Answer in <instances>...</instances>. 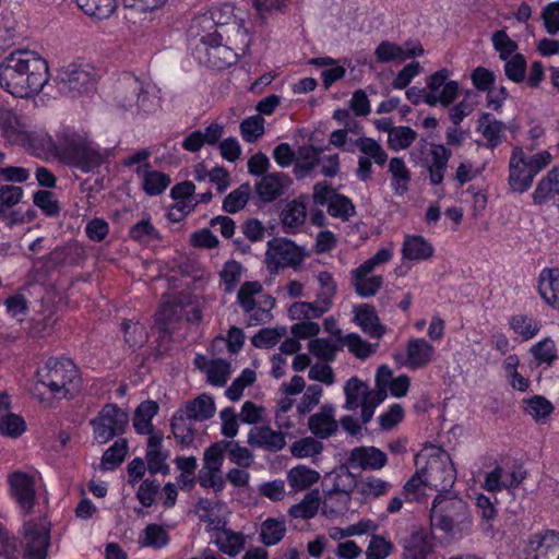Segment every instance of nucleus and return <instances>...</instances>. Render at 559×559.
Segmentation results:
<instances>
[{
  "label": "nucleus",
  "instance_id": "dca6fc26",
  "mask_svg": "<svg viewBox=\"0 0 559 559\" xmlns=\"http://www.w3.org/2000/svg\"><path fill=\"white\" fill-rule=\"evenodd\" d=\"M11 493L25 513L33 511L36 491L34 478L23 472L16 471L9 475Z\"/></svg>",
  "mask_w": 559,
  "mask_h": 559
},
{
  "label": "nucleus",
  "instance_id": "6e6d98bb",
  "mask_svg": "<svg viewBox=\"0 0 559 559\" xmlns=\"http://www.w3.org/2000/svg\"><path fill=\"white\" fill-rule=\"evenodd\" d=\"M26 429L24 419L13 413L0 416V433L11 438L20 437Z\"/></svg>",
  "mask_w": 559,
  "mask_h": 559
},
{
  "label": "nucleus",
  "instance_id": "473e14b6",
  "mask_svg": "<svg viewBox=\"0 0 559 559\" xmlns=\"http://www.w3.org/2000/svg\"><path fill=\"white\" fill-rule=\"evenodd\" d=\"M170 428L178 443L182 445L192 444L195 436L194 423L187 419L182 413L176 411L170 421Z\"/></svg>",
  "mask_w": 559,
  "mask_h": 559
},
{
  "label": "nucleus",
  "instance_id": "5701e85b",
  "mask_svg": "<svg viewBox=\"0 0 559 559\" xmlns=\"http://www.w3.org/2000/svg\"><path fill=\"white\" fill-rule=\"evenodd\" d=\"M218 34L219 31L207 12L195 16L188 28V36L192 41L193 47H195L197 44H209L215 39L222 40L223 37L218 36Z\"/></svg>",
  "mask_w": 559,
  "mask_h": 559
},
{
  "label": "nucleus",
  "instance_id": "b1692460",
  "mask_svg": "<svg viewBox=\"0 0 559 559\" xmlns=\"http://www.w3.org/2000/svg\"><path fill=\"white\" fill-rule=\"evenodd\" d=\"M179 413L193 421H204L214 416L215 403L213 399L206 394H201L192 401L185 403L183 407L178 409Z\"/></svg>",
  "mask_w": 559,
  "mask_h": 559
},
{
  "label": "nucleus",
  "instance_id": "4468645a",
  "mask_svg": "<svg viewBox=\"0 0 559 559\" xmlns=\"http://www.w3.org/2000/svg\"><path fill=\"white\" fill-rule=\"evenodd\" d=\"M16 145H21L36 154L53 153L55 155L60 156V146L62 145L61 131L57 134V139L53 140L52 136L44 130L29 131L25 127L16 142Z\"/></svg>",
  "mask_w": 559,
  "mask_h": 559
},
{
  "label": "nucleus",
  "instance_id": "cd10ccee",
  "mask_svg": "<svg viewBox=\"0 0 559 559\" xmlns=\"http://www.w3.org/2000/svg\"><path fill=\"white\" fill-rule=\"evenodd\" d=\"M559 194V167L552 168L548 174L537 183V187L532 194L535 204H544Z\"/></svg>",
  "mask_w": 559,
  "mask_h": 559
},
{
  "label": "nucleus",
  "instance_id": "774afa93",
  "mask_svg": "<svg viewBox=\"0 0 559 559\" xmlns=\"http://www.w3.org/2000/svg\"><path fill=\"white\" fill-rule=\"evenodd\" d=\"M392 544L380 535H372L366 550V559H385L392 551Z\"/></svg>",
  "mask_w": 559,
  "mask_h": 559
},
{
  "label": "nucleus",
  "instance_id": "f03ea898",
  "mask_svg": "<svg viewBox=\"0 0 559 559\" xmlns=\"http://www.w3.org/2000/svg\"><path fill=\"white\" fill-rule=\"evenodd\" d=\"M39 383L57 397H72L81 390L82 379L75 364L69 358H49L45 367L37 370Z\"/></svg>",
  "mask_w": 559,
  "mask_h": 559
},
{
  "label": "nucleus",
  "instance_id": "6e6552de",
  "mask_svg": "<svg viewBox=\"0 0 559 559\" xmlns=\"http://www.w3.org/2000/svg\"><path fill=\"white\" fill-rule=\"evenodd\" d=\"M423 474L426 487L435 488L442 495L449 492L456 479L455 468L444 452L431 455L423 467Z\"/></svg>",
  "mask_w": 559,
  "mask_h": 559
},
{
  "label": "nucleus",
  "instance_id": "3c124183",
  "mask_svg": "<svg viewBox=\"0 0 559 559\" xmlns=\"http://www.w3.org/2000/svg\"><path fill=\"white\" fill-rule=\"evenodd\" d=\"M140 540L143 547H153L156 549L165 547L169 542L168 533L157 524H148L142 532Z\"/></svg>",
  "mask_w": 559,
  "mask_h": 559
},
{
  "label": "nucleus",
  "instance_id": "4d7b16f0",
  "mask_svg": "<svg viewBox=\"0 0 559 559\" xmlns=\"http://www.w3.org/2000/svg\"><path fill=\"white\" fill-rule=\"evenodd\" d=\"M352 284L357 295L368 298L374 296L382 287L383 277L381 275L364 276L360 280L352 277Z\"/></svg>",
  "mask_w": 559,
  "mask_h": 559
},
{
  "label": "nucleus",
  "instance_id": "412c9836",
  "mask_svg": "<svg viewBox=\"0 0 559 559\" xmlns=\"http://www.w3.org/2000/svg\"><path fill=\"white\" fill-rule=\"evenodd\" d=\"M309 430L320 439H328L338 430V423L334 418V406L324 404L320 412L311 415L308 420Z\"/></svg>",
  "mask_w": 559,
  "mask_h": 559
},
{
  "label": "nucleus",
  "instance_id": "79ce46f5",
  "mask_svg": "<svg viewBox=\"0 0 559 559\" xmlns=\"http://www.w3.org/2000/svg\"><path fill=\"white\" fill-rule=\"evenodd\" d=\"M308 348L319 359L331 362L335 359L336 352L343 348V344L341 338L337 343L330 338H314L309 342Z\"/></svg>",
  "mask_w": 559,
  "mask_h": 559
},
{
  "label": "nucleus",
  "instance_id": "c9c22d12",
  "mask_svg": "<svg viewBox=\"0 0 559 559\" xmlns=\"http://www.w3.org/2000/svg\"><path fill=\"white\" fill-rule=\"evenodd\" d=\"M285 533V520L269 518L261 524L260 538L265 546H273L284 538Z\"/></svg>",
  "mask_w": 559,
  "mask_h": 559
},
{
  "label": "nucleus",
  "instance_id": "e433bc0d",
  "mask_svg": "<svg viewBox=\"0 0 559 559\" xmlns=\"http://www.w3.org/2000/svg\"><path fill=\"white\" fill-rule=\"evenodd\" d=\"M320 506V493L318 489L308 492L304 499L290 507L288 513L293 518L308 520L313 518Z\"/></svg>",
  "mask_w": 559,
  "mask_h": 559
},
{
  "label": "nucleus",
  "instance_id": "09e8293b",
  "mask_svg": "<svg viewBox=\"0 0 559 559\" xmlns=\"http://www.w3.org/2000/svg\"><path fill=\"white\" fill-rule=\"evenodd\" d=\"M417 133L409 127H394L390 130L388 138V144L391 150L400 151L408 148L412 143L416 140Z\"/></svg>",
  "mask_w": 559,
  "mask_h": 559
},
{
  "label": "nucleus",
  "instance_id": "c85d7f7f",
  "mask_svg": "<svg viewBox=\"0 0 559 559\" xmlns=\"http://www.w3.org/2000/svg\"><path fill=\"white\" fill-rule=\"evenodd\" d=\"M483 136L487 140V146L493 148L498 146L503 139L506 124L497 120L491 114L484 112L478 120Z\"/></svg>",
  "mask_w": 559,
  "mask_h": 559
},
{
  "label": "nucleus",
  "instance_id": "f3484780",
  "mask_svg": "<svg viewBox=\"0 0 559 559\" xmlns=\"http://www.w3.org/2000/svg\"><path fill=\"white\" fill-rule=\"evenodd\" d=\"M424 53L420 43L407 41L404 46H399L389 40L381 41L374 50V56L379 62L405 61L406 59L419 57Z\"/></svg>",
  "mask_w": 559,
  "mask_h": 559
},
{
  "label": "nucleus",
  "instance_id": "49530a36",
  "mask_svg": "<svg viewBox=\"0 0 559 559\" xmlns=\"http://www.w3.org/2000/svg\"><path fill=\"white\" fill-rule=\"evenodd\" d=\"M368 386L358 378H350L345 386L344 392L346 396L344 408L355 411L364 401Z\"/></svg>",
  "mask_w": 559,
  "mask_h": 559
},
{
  "label": "nucleus",
  "instance_id": "7ed1b4c3",
  "mask_svg": "<svg viewBox=\"0 0 559 559\" xmlns=\"http://www.w3.org/2000/svg\"><path fill=\"white\" fill-rule=\"evenodd\" d=\"M61 143L59 157L84 173L94 171L104 160L100 152L74 131L69 129L62 130Z\"/></svg>",
  "mask_w": 559,
  "mask_h": 559
},
{
  "label": "nucleus",
  "instance_id": "8fccbe9b",
  "mask_svg": "<svg viewBox=\"0 0 559 559\" xmlns=\"http://www.w3.org/2000/svg\"><path fill=\"white\" fill-rule=\"evenodd\" d=\"M355 145L366 155L365 157L373 159L377 165L383 166L386 163L388 154L376 140L362 136L355 141Z\"/></svg>",
  "mask_w": 559,
  "mask_h": 559
},
{
  "label": "nucleus",
  "instance_id": "393cba45",
  "mask_svg": "<svg viewBox=\"0 0 559 559\" xmlns=\"http://www.w3.org/2000/svg\"><path fill=\"white\" fill-rule=\"evenodd\" d=\"M538 292L547 305L559 310V270L544 269L538 277Z\"/></svg>",
  "mask_w": 559,
  "mask_h": 559
},
{
  "label": "nucleus",
  "instance_id": "603ef678",
  "mask_svg": "<svg viewBox=\"0 0 559 559\" xmlns=\"http://www.w3.org/2000/svg\"><path fill=\"white\" fill-rule=\"evenodd\" d=\"M286 333L287 330L285 326L274 329L264 328L251 337V343L258 348H271L275 346Z\"/></svg>",
  "mask_w": 559,
  "mask_h": 559
},
{
  "label": "nucleus",
  "instance_id": "a19ab883",
  "mask_svg": "<svg viewBox=\"0 0 559 559\" xmlns=\"http://www.w3.org/2000/svg\"><path fill=\"white\" fill-rule=\"evenodd\" d=\"M406 559H424L431 551V544L421 532L413 533L404 544Z\"/></svg>",
  "mask_w": 559,
  "mask_h": 559
},
{
  "label": "nucleus",
  "instance_id": "bb28decb",
  "mask_svg": "<svg viewBox=\"0 0 559 559\" xmlns=\"http://www.w3.org/2000/svg\"><path fill=\"white\" fill-rule=\"evenodd\" d=\"M323 148L313 145L300 146L297 151V163L294 175L297 179L305 178L320 163V154Z\"/></svg>",
  "mask_w": 559,
  "mask_h": 559
},
{
  "label": "nucleus",
  "instance_id": "ddd939ff",
  "mask_svg": "<svg viewBox=\"0 0 559 559\" xmlns=\"http://www.w3.org/2000/svg\"><path fill=\"white\" fill-rule=\"evenodd\" d=\"M21 545L24 549L23 559H46L50 545L49 531L34 522H26Z\"/></svg>",
  "mask_w": 559,
  "mask_h": 559
},
{
  "label": "nucleus",
  "instance_id": "4c0bfd02",
  "mask_svg": "<svg viewBox=\"0 0 559 559\" xmlns=\"http://www.w3.org/2000/svg\"><path fill=\"white\" fill-rule=\"evenodd\" d=\"M128 440L118 439L109 447L103 454L100 462V469L109 471L118 467L123 461L128 453Z\"/></svg>",
  "mask_w": 559,
  "mask_h": 559
},
{
  "label": "nucleus",
  "instance_id": "69168bd1",
  "mask_svg": "<svg viewBox=\"0 0 559 559\" xmlns=\"http://www.w3.org/2000/svg\"><path fill=\"white\" fill-rule=\"evenodd\" d=\"M230 365L222 359L210 360L206 368L207 380L216 386H224L229 376Z\"/></svg>",
  "mask_w": 559,
  "mask_h": 559
},
{
  "label": "nucleus",
  "instance_id": "5fc2aeb1",
  "mask_svg": "<svg viewBox=\"0 0 559 559\" xmlns=\"http://www.w3.org/2000/svg\"><path fill=\"white\" fill-rule=\"evenodd\" d=\"M240 132L246 142H257L264 134V119L260 115L245 119L240 123Z\"/></svg>",
  "mask_w": 559,
  "mask_h": 559
},
{
  "label": "nucleus",
  "instance_id": "f8f14e48",
  "mask_svg": "<svg viewBox=\"0 0 559 559\" xmlns=\"http://www.w3.org/2000/svg\"><path fill=\"white\" fill-rule=\"evenodd\" d=\"M207 13L212 16L219 31L218 36L223 38L237 37V44H240L238 47L242 49L247 43L248 32L241 21L234 15V8L229 4H224L209 10Z\"/></svg>",
  "mask_w": 559,
  "mask_h": 559
},
{
  "label": "nucleus",
  "instance_id": "1a4fd4ad",
  "mask_svg": "<svg viewBox=\"0 0 559 559\" xmlns=\"http://www.w3.org/2000/svg\"><path fill=\"white\" fill-rule=\"evenodd\" d=\"M304 260L301 249L292 240L286 238H274L267 242L265 253V264L271 273H275L281 267L298 266Z\"/></svg>",
  "mask_w": 559,
  "mask_h": 559
},
{
  "label": "nucleus",
  "instance_id": "f704fd0d",
  "mask_svg": "<svg viewBox=\"0 0 559 559\" xmlns=\"http://www.w3.org/2000/svg\"><path fill=\"white\" fill-rule=\"evenodd\" d=\"M320 474L305 465H298L292 468L287 474V479L295 490H305L317 483Z\"/></svg>",
  "mask_w": 559,
  "mask_h": 559
},
{
  "label": "nucleus",
  "instance_id": "2f4dec72",
  "mask_svg": "<svg viewBox=\"0 0 559 559\" xmlns=\"http://www.w3.org/2000/svg\"><path fill=\"white\" fill-rule=\"evenodd\" d=\"M24 128L25 124L11 109L0 107V129L10 143L16 144Z\"/></svg>",
  "mask_w": 559,
  "mask_h": 559
},
{
  "label": "nucleus",
  "instance_id": "0eeeda50",
  "mask_svg": "<svg viewBox=\"0 0 559 559\" xmlns=\"http://www.w3.org/2000/svg\"><path fill=\"white\" fill-rule=\"evenodd\" d=\"M55 82L60 94L73 98L81 96L94 87L93 68L88 64L71 63L58 71Z\"/></svg>",
  "mask_w": 559,
  "mask_h": 559
},
{
  "label": "nucleus",
  "instance_id": "338daca9",
  "mask_svg": "<svg viewBox=\"0 0 559 559\" xmlns=\"http://www.w3.org/2000/svg\"><path fill=\"white\" fill-rule=\"evenodd\" d=\"M23 195V189L17 186L0 187V218L7 217V211L17 204Z\"/></svg>",
  "mask_w": 559,
  "mask_h": 559
},
{
  "label": "nucleus",
  "instance_id": "864d4df0",
  "mask_svg": "<svg viewBox=\"0 0 559 559\" xmlns=\"http://www.w3.org/2000/svg\"><path fill=\"white\" fill-rule=\"evenodd\" d=\"M233 444V441H218L207 448L204 452V467L211 468L214 472H221V466L224 459V453Z\"/></svg>",
  "mask_w": 559,
  "mask_h": 559
},
{
  "label": "nucleus",
  "instance_id": "37998d69",
  "mask_svg": "<svg viewBox=\"0 0 559 559\" xmlns=\"http://www.w3.org/2000/svg\"><path fill=\"white\" fill-rule=\"evenodd\" d=\"M251 194V186L249 182L240 185L237 189L227 194L223 201V210L234 214L246 206Z\"/></svg>",
  "mask_w": 559,
  "mask_h": 559
},
{
  "label": "nucleus",
  "instance_id": "6ab92c4d",
  "mask_svg": "<svg viewBox=\"0 0 559 559\" xmlns=\"http://www.w3.org/2000/svg\"><path fill=\"white\" fill-rule=\"evenodd\" d=\"M530 549L526 559H559V533L546 531L533 535Z\"/></svg>",
  "mask_w": 559,
  "mask_h": 559
},
{
  "label": "nucleus",
  "instance_id": "052dcab7",
  "mask_svg": "<svg viewBox=\"0 0 559 559\" xmlns=\"http://www.w3.org/2000/svg\"><path fill=\"white\" fill-rule=\"evenodd\" d=\"M328 213L333 217L348 221L350 216L355 215L356 211L353 202L346 195L338 193L329 202Z\"/></svg>",
  "mask_w": 559,
  "mask_h": 559
},
{
  "label": "nucleus",
  "instance_id": "a211bd4d",
  "mask_svg": "<svg viewBox=\"0 0 559 559\" xmlns=\"http://www.w3.org/2000/svg\"><path fill=\"white\" fill-rule=\"evenodd\" d=\"M388 463L386 454L376 447H357L348 455L346 464L362 471H378Z\"/></svg>",
  "mask_w": 559,
  "mask_h": 559
},
{
  "label": "nucleus",
  "instance_id": "c03bdc74",
  "mask_svg": "<svg viewBox=\"0 0 559 559\" xmlns=\"http://www.w3.org/2000/svg\"><path fill=\"white\" fill-rule=\"evenodd\" d=\"M146 168L142 181L143 190L148 195H158L169 186L170 178L164 173L150 169L148 165Z\"/></svg>",
  "mask_w": 559,
  "mask_h": 559
},
{
  "label": "nucleus",
  "instance_id": "0e129e2a",
  "mask_svg": "<svg viewBox=\"0 0 559 559\" xmlns=\"http://www.w3.org/2000/svg\"><path fill=\"white\" fill-rule=\"evenodd\" d=\"M531 353L538 364L551 365L557 359L556 345L550 337H546L532 346Z\"/></svg>",
  "mask_w": 559,
  "mask_h": 559
},
{
  "label": "nucleus",
  "instance_id": "9d476101",
  "mask_svg": "<svg viewBox=\"0 0 559 559\" xmlns=\"http://www.w3.org/2000/svg\"><path fill=\"white\" fill-rule=\"evenodd\" d=\"M86 259L84 246L78 241H69L56 247L48 254L38 258L34 265L40 264L46 273L53 270L78 265Z\"/></svg>",
  "mask_w": 559,
  "mask_h": 559
},
{
  "label": "nucleus",
  "instance_id": "de8ad7c7",
  "mask_svg": "<svg viewBox=\"0 0 559 559\" xmlns=\"http://www.w3.org/2000/svg\"><path fill=\"white\" fill-rule=\"evenodd\" d=\"M306 217V205L298 200L289 202L281 213L282 223L288 228H296L302 225Z\"/></svg>",
  "mask_w": 559,
  "mask_h": 559
},
{
  "label": "nucleus",
  "instance_id": "a878e982",
  "mask_svg": "<svg viewBox=\"0 0 559 559\" xmlns=\"http://www.w3.org/2000/svg\"><path fill=\"white\" fill-rule=\"evenodd\" d=\"M355 321L361 330L372 337L380 338L385 333V328L379 322V317L373 306L364 304L354 309Z\"/></svg>",
  "mask_w": 559,
  "mask_h": 559
},
{
  "label": "nucleus",
  "instance_id": "9b49d317",
  "mask_svg": "<svg viewBox=\"0 0 559 559\" xmlns=\"http://www.w3.org/2000/svg\"><path fill=\"white\" fill-rule=\"evenodd\" d=\"M117 104L126 109L138 107L144 111L151 108V98L144 84L134 75L127 74L119 83L116 93Z\"/></svg>",
  "mask_w": 559,
  "mask_h": 559
},
{
  "label": "nucleus",
  "instance_id": "bf43d9fd",
  "mask_svg": "<svg viewBox=\"0 0 559 559\" xmlns=\"http://www.w3.org/2000/svg\"><path fill=\"white\" fill-rule=\"evenodd\" d=\"M323 444L321 441L312 437H305L295 441L290 447V453L295 457H309L318 455L322 452Z\"/></svg>",
  "mask_w": 559,
  "mask_h": 559
},
{
  "label": "nucleus",
  "instance_id": "f257e3e1",
  "mask_svg": "<svg viewBox=\"0 0 559 559\" xmlns=\"http://www.w3.org/2000/svg\"><path fill=\"white\" fill-rule=\"evenodd\" d=\"M48 80V63L34 51L11 52L0 64V86L15 97L39 93Z\"/></svg>",
  "mask_w": 559,
  "mask_h": 559
},
{
  "label": "nucleus",
  "instance_id": "e2e57ef3",
  "mask_svg": "<svg viewBox=\"0 0 559 559\" xmlns=\"http://www.w3.org/2000/svg\"><path fill=\"white\" fill-rule=\"evenodd\" d=\"M525 412L536 421L547 419L554 411L552 404L542 395H535L526 401Z\"/></svg>",
  "mask_w": 559,
  "mask_h": 559
},
{
  "label": "nucleus",
  "instance_id": "ea45409f",
  "mask_svg": "<svg viewBox=\"0 0 559 559\" xmlns=\"http://www.w3.org/2000/svg\"><path fill=\"white\" fill-rule=\"evenodd\" d=\"M81 10L97 19L109 17L117 8V0H75Z\"/></svg>",
  "mask_w": 559,
  "mask_h": 559
},
{
  "label": "nucleus",
  "instance_id": "a18cd8bd",
  "mask_svg": "<svg viewBox=\"0 0 559 559\" xmlns=\"http://www.w3.org/2000/svg\"><path fill=\"white\" fill-rule=\"evenodd\" d=\"M129 237L141 243H148L160 239L158 230L151 224V218L147 214L130 228Z\"/></svg>",
  "mask_w": 559,
  "mask_h": 559
},
{
  "label": "nucleus",
  "instance_id": "72a5a7b5",
  "mask_svg": "<svg viewBox=\"0 0 559 559\" xmlns=\"http://www.w3.org/2000/svg\"><path fill=\"white\" fill-rule=\"evenodd\" d=\"M358 486L354 475L349 472V466L344 464L340 466L332 489L328 492V499H332L334 495H344V502L347 504L350 500V492Z\"/></svg>",
  "mask_w": 559,
  "mask_h": 559
},
{
  "label": "nucleus",
  "instance_id": "7c9ffc66",
  "mask_svg": "<svg viewBox=\"0 0 559 559\" xmlns=\"http://www.w3.org/2000/svg\"><path fill=\"white\" fill-rule=\"evenodd\" d=\"M402 253L407 260H427L432 255L433 248L421 236H408L404 240Z\"/></svg>",
  "mask_w": 559,
  "mask_h": 559
},
{
  "label": "nucleus",
  "instance_id": "4be33fe9",
  "mask_svg": "<svg viewBox=\"0 0 559 559\" xmlns=\"http://www.w3.org/2000/svg\"><path fill=\"white\" fill-rule=\"evenodd\" d=\"M248 444L270 452H277L286 444L285 435L269 426L253 427L248 435Z\"/></svg>",
  "mask_w": 559,
  "mask_h": 559
},
{
  "label": "nucleus",
  "instance_id": "20e7f679",
  "mask_svg": "<svg viewBox=\"0 0 559 559\" xmlns=\"http://www.w3.org/2000/svg\"><path fill=\"white\" fill-rule=\"evenodd\" d=\"M226 43L222 40H213L209 44H197L193 47V56L201 63L207 68L215 70H224L235 64L238 58L245 55L249 47V38L242 49H239L237 37H225Z\"/></svg>",
  "mask_w": 559,
  "mask_h": 559
},
{
  "label": "nucleus",
  "instance_id": "2eb2a0df",
  "mask_svg": "<svg viewBox=\"0 0 559 559\" xmlns=\"http://www.w3.org/2000/svg\"><path fill=\"white\" fill-rule=\"evenodd\" d=\"M292 183V178L285 173H269L255 182L254 189L261 201L273 202L284 195Z\"/></svg>",
  "mask_w": 559,
  "mask_h": 559
},
{
  "label": "nucleus",
  "instance_id": "aec40b11",
  "mask_svg": "<svg viewBox=\"0 0 559 559\" xmlns=\"http://www.w3.org/2000/svg\"><path fill=\"white\" fill-rule=\"evenodd\" d=\"M530 169L523 150L514 147L509 163V185L512 191L523 193L530 189L534 179L526 178Z\"/></svg>",
  "mask_w": 559,
  "mask_h": 559
},
{
  "label": "nucleus",
  "instance_id": "58836bf2",
  "mask_svg": "<svg viewBox=\"0 0 559 559\" xmlns=\"http://www.w3.org/2000/svg\"><path fill=\"white\" fill-rule=\"evenodd\" d=\"M389 171L393 177L392 187L396 194H404L408 190L411 173L404 160L400 157H392L389 164Z\"/></svg>",
  "mask_w": 559,
  "mask_h": 559
},
{
  "label": "nucleus",
  "instance_id": "423d86ee",
  "mask_svg": "<svg viewBox=\"0 0 559 559\" xmlns=\"http://www.w3.org/2000/svg\"><path fill=\"white\" fill-rule=\"evenodd\" d=\"M129 424V415L116 404H106L97 416L90 420L93 428L94 440L105 444L124 433Z\"/></svg>",
  "mask_w": 559,
  "mask_h": 559
},
{
  "label": "nucleus",
  "instance_id": "c756f323",
  "mask_svg": "<svg viewBox=\"0 0 559 559\" xmlns=\"http://www.w3.org/2000/svg\"><path fill=\"white\" fill-rule=\"evenodd\" d=\"M406 353L408 365L421 368L430 361L433 347L425 338H414L407 343Z\"/></svg>",
  "mask_w": 559,
  "mask_h": 559
},
{
  "label": "nucleus",
  "instance_id": "13d9d810",
  "mask_svg": "<svg viewBox=\"0 0 559 559\" xmlns=\"http://www.w3.org/2000/svg\"><path fill=\"white\" fill-rule=\"evenodd\" d=\"M262 292V285L257 282H245L237 294V300L241 308L246 312H252L255 309V300L253 298L254 295Z\"/></svg>",
  "mask_w": 559,
  "mask_h": 559
},
{
  "label": "nucleus",
  "instance_id": "680f3d73",
  "mask_svg": "<svg viewBox=\"0 0 559 559\" xmlns=\"http://www.w3.org/2000/svg\"><path fill=\"white\" fill-rule=\"evenodd\" d=\"M342 344L347 345L348 350L357 358L365 359L376 350L377 345H371L356 333H349L341 338Z\"/></svg>",
  "mask_w": 559,
  "mask_h": 559
},
{
  "label": "nucleus",
  "instance_id": "39448f33",
  "mask_svg": "<svg viewBox=\"0 0 559 559\" xmlns=\"http://www.w3.org/2000/svg\"><path fill=\"white\" fill-rule=\"evenodd\" d=\"M468 521L469 511L463 499L440 493L433 500L430 511V522L433 527L451 533L455 527Z\"/></svg>",
  "mask_w": 559,
  "mask_h": 559
}]
</instances>
